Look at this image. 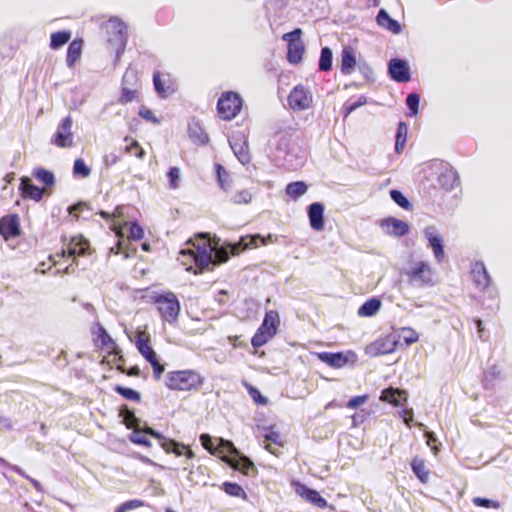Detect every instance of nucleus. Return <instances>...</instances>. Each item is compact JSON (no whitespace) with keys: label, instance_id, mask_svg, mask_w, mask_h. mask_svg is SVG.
<instances>
[{"label":"nucleus","instance_id":"10","mask_svg":"<svg viewBox=\"0 0 512 512\" xmlns=\"http://www.w3.org/2000/svg\"><path fill=\"white\" fill-rule=\"evenodd\" d=\"M287 103L293 111H304L312 107L313 95L303 84L296 85L287 97Z\"/></svg>","mask_w":512,"mask_h":512},{"label":"nucleus","instance_id":"43","mask_svg":"<svg viewBox=\"0 0 512 512\" xmlns=\"http://www.w3.org/2000/svg\"><path fill=\"white\" fill-rule=\"evenodd\" d=\"M147 426L133 430V433L130 435L129 439L132 443L142 445L145 447H151L152 443L148 439L149 433H146L144 430Z\"/></svg>","mask_w":512,"mask_h":512},{"label":"nucleus","instance_id":"28","mask_svg":"<svg viewBox=\"0 0 512 512\" xmlns=\"http://www.w3.org/2000/svg\"><path fill=\"white\" fill-rule=\"evenodd\" d=\"M215 440L217 441V445L214 455L220 457L221 460L225 463L226 460H232L235 455L239 454V451L231 441L225 440L223 438H215Z\"/></svg>","mask_w":512,"mask_h":512},{"label":"nucleus","instance_id":"40","mask_svg":"<svg viewBox=\"0 0 512 512\" xmlns=\"http://www.w3.org/2000/svg\"><path fill=\"white\" fill-rule=\"evenodd\" d=\"M418 280H421L423 285H433L435 283L434 272L424 262H418Z\"/></svg>","mask_w":512,"mask_h":512},{"label":"nucleus","instance_id":"25","mask_svg":"<svg viewBox=\"0 0 512 512\" xmlns=\"http://www.w3.org/2000/svg\"><path fill=\"white\" fill-rule=\"evenodd\" d=\"M21 196L24 199H32L35 201H40L44 194V189H40L36 185H34L30 178L22 177L20 179L19 186Z\"/></svg>","mask_w":512,"mask_h":512},{"label":"nucleus","instance_id":"3","mask_svg":"<svg viewBox=\"0 0 512 512\" xmlns=\"http://www.w3.org/2000/svg\"><path fill=\"white\" fill-rule=\"evenodd\" d=\"M192 248L183 249L180 252L178 260L185 266L186 270L195 275L209 270L212 262L211 249L204 243L201 245L192 244Z\"/></svg>","mask_w":512,"mask_h":512},{"label":"nucleus","instance_id":"13","mask_svg":"<svg viewBox=\"0 0 512 512\" xmlns=\"http://www.w3.org/2000/svg\"><path fill=\"white\" fill-rule=\"evenodd\" d=\"M397 341L395 335L388 334L379 337L374 342L366 346L365 352L370 357H377L392 353L396 349Z\"/></svg>","mask_w":512,"mask_h":512},{"label":"nucleus","instance_id":"21","mask_svg":"<svg viewBox=\"0 0 512 512\" xmlns=\"http://www.w3.org/2000/svg\"><path fill=\"white\" fill-rule=\"evenodd\" d=\"M226 464L246 476H249L250 474L255 475L257 473L254 463L240 452L238 455H235L232 460H226Z\"/></svg>","mask_w":512,"mask_h":512},{"label":"nucleus","instance_id":"22","mask_svg":"<svg viewBox=\"0 0 512 512\" xmlns=\"http://www.w3.org/2000/svg\"><path fill=\"white\" fill-rule=\"evenodd\" d=\"M357 65L356 51L351 46L343 47L341 51L340 70L343 75H350Z\"/></svg>","mask_w":512,"mask_h":512},{"label":"nucleus","instance_id":"17","mask_svg":"<svg viewBox=\"0 0 512 512\" xmlns=\"http://www.w3.org/2000/svg\"><path fill=\"white\" fill-rule=\"evenodd\" d=\"M379 227L385 235L402 237L408 234L410 227L407 222L395 217H386L379 221Z\"/></svg>","mask_w":512,"mask_h":512},{"label":"nucleus","instance_id":"7","mask_svg":"<svg viewBox=\"0 0 512 512\" xmlns=\"http://www.w3.org/2000/svg\"><path fill=\"white\" fill-rule=\"evenodd\" d=\"M242 105L243 100L238 93L233 91L223 92L217 102V115L224 121H230L240 113Z\"/></svg>","mask_w":512,"mask_h":512},{"label":"nucleus","instance_id":"14","mask_svg":"<svg viewBox=\"0 0 512 512\" xmlns=\"http://www.w3.org/2000/svg\"><path fill=\"white\" fill-rule=\"evenodd\" d=\"M72 118L67 116L58 124L57 130L51 139V143L60 148H68L73 146Z\"/></svg>","mask_w":512,"mask_h":512},{"label":"nucleus","instance_id":"60","mask_svg":"<svg viewBox=\"0 0 512 512\" xmlns=\"http://www.w3.org/2000/svg\"><path fill=\"white\" fill-rule=\"evenodd\" d=\"M199 440L204 449L212 455L215 454V448L217 445L215 444V442H217L215 439H213L209 434L203 433L200 435Z\"/></svg>","mask_w":512,"mask_h":512},{"label":"nucleus","instance_id":"61","mask_svg":"<svg viewBox=\"0 0 512 512\" xmlns=\"http://www.w3.org/2000/svg\"><path fill=\"white\" fill-rule=\"evenodd\" d=\"M472 502L475 506H478V507H485V508H494V509H499L500 508V503L497 502V501H493V500H489V499H485V498H481V497H474L472 499Z\"/></svg>","mask_w":512,"mask_h":512},{"label":"nucleus","instance_id":"38","mask_svg":"<svg viewBox=\"0 0 512 512\" xmlns=\"http://www.w3.org/2000/svg\"><path fill=\"white\" fill-rule=\"evenodd\" d=\"M381 301L378 298H370L365 301L358 309V315L360 317H372L381 308Z\"/></svg>","mask_w":512,"mask_h":512},{"label":"nucleus","instance_id":"39","mask_svg":"<svg viewBox=\"0 0 512 512\" xmlns=\"http://www.w3.org/2000/svg\"><path fill=\"white\" fill-rule=\"evenodd\" d=\"M308 190V186L303 181L291 182L286 186L285 193L292 200H297Z\"/></svg>","mask_w":512,"mask_h":512},{"label":"nucleus","instance_id":"53","mask_svg":"<svg viewBox=\"0 0 512 512\" xmlns=\"http://www.w3.org/2000/svg\"><path fill=\"white\" fill-rule=\"evenodd\" d=\"M367 103V98L365 96H360L357 101L351 102L347 101L343 105L344 118L348 117L353 111L358 109L359 107L365 105Z\"/></svg>","mask_w":512,"mask_h":512},{"label":"nucleus","instance_id":"57","mask_svg":"<svg viewBox=\"0 0 512 512\" xmlns=\"http://www.w3.org/2000/svg\"><path fill=\"white\" fill-rule=\"evenodd\" d=\"M390 196L401 208L409 210L412 208V204L407 200V198L398 190H391Z\"/></svg>","mask_w":512,"mask_h":512},{"label":"nucleus","instance_id":"26","mask_svg":"<svg viewBox=\"0 0 512 512\" xmlns=\"http://www.w3.org/2000/svg\"><path fill=\"white\" fill-rule=\"evenodd\" d=\"M380 400L392 404L395 407L404 406L407 402V392L405 390L389 387L382 391Z\"/></svg>","mask_w":512,"mask_h":512},{"label":"nucleus","instance_id":"15","mask_svg":"<svg viewBox=\"0 0 512 512\" xmlns=\"http://www.w3.org/2000/svg\"><path fill=\"white\" fill-rule=\"evenodd\" d=\"M263 431L264 440L267 442L264 448L277 457L282 455V449L286 445L285 437L273 426L265 427Z\"/></svg>","mask_w":512,"mask_h":512},{"label":"nucleus","instance_id":"5","mask_svg":"<svg viewBox=\"0 0 512 512\" xmlns=\"http://www.w3.org/2000/svg\"><path fill=\"white\" fill-rule=\"evenodd\" d=\"M204 384V377L192 369L174 370L166 374L165 385L174 391H196Z\"/></svg>","mask_w":512,"mask_h":512},{"label":"nucleus","instance_id":"48","mask_svg":"<svg viewBox=\"0 0 512 512\" xmlns=\"http://www.w3.org/2000/svg\"><path fill=\"white\" fill-rule=\"evenodd\" d=\"M113 390L127 400L136 403L141 402V394L132 388L124 387L121 385H115Z\"/></svg>","mask_w":512,"mask_h":512},{"label":"nucleus","instance_id":"2","mask_svg":"<svg viewBox=\"0 0 512 512\" xmlns=\"http://www.w3.org/2000/svg\"><path fill=\"white\" fill-rule=\"evenodd\" d=\"M265 244L264 239L259 235L243 236L235 243H224L222 246L217 247V242L206 244L211 249L212 262L210 265H220L226 263L230 256L239 255L246 249L255 248L258 243Z\"/></svg>","mask_w":512,"mask_h":512},{"label":"nucleus","instance_id":"1","mask_svg":"<svg viewBox=\"0 0 512 512\" xmlns=\"http://www.w3.org/2000/svg\"><path fill=\"white\" fill-rule=\"evenodd\" d=\"M421 173L428 182H432L434 188L450 191L459 185L457 172L449 163L442 160L425 163Z\"/></svg>","mask_w":512,"mask_h":512},{"label":"nucleus","instance_id":"19","mask_svg":"<svg viewBox=\"0 0 512 512\" xmlns=\"http://www.w3.org/2000/svg\"><path fill=\"white\" fill-rule=\"evenodd\" d=\"M425 238L427 239V247L431 248L437 262H441L445 257L444 241L442 236L434 226L427 227L424 230Z\"/></svg>","mask_w":512,"mask_h":512},{"label":"nucleus","instance_id":"36","mask_svg":"<svg viewBox=\"0 0 512 512\" xmlns=\"http://www.w3.org/2000/svg\"><path fill=\"white\" fill-rule=\"evenodd\" d=\"M124 142L126 143L123 149L125 154L135 156L139 160L144 159L146 152L136 139L131 136H125Z\"/></svg>","mask_w":512,"mask_h":512},{"label":"nucleus","instance_id":"54","mask_svg":"<svg viewBox=\"0 0 512 512\" xmlns=\"http://www.w3.org/2000/svg\"><path fill=\"white\" fill-rule=\"evenodd\" d=\"M92 208L87 202L80 201L68 208L69 215L72 216L75 220H79L80 213L84 211H90Z\"/></svg>","mask_w":512,"mask_h":512},{"label":"nucleus","instance_id":"32","mask_svg":"<svg viewBox=\"0 0 512 512\" xmlns=\"http://www.w3.org/2000/svg\"><path fill=\"white\" fill-rule=\"evenodd\" d=\"M318 358L333 368H342L348 362L347 357L341 352H322L318 354Z\"/></svg>","mask_w":512,"mask_h":512},{"label":"nucleus","instance_id":"23","mask_svg":"<svg viewBox=\"0 0 512 512\" xmlns=\"http://www.w3.org/2000/svg\"><path fill=\"white\" fill-rule=\"evenodd\" d=\"M308 218L310 226L315 231H321L324 228V205L320 202H314L308 207Z\"/></svg>","mask_w":512,"mask_h":512},{"label":"nucleus","instance_id":"47","mask_svg":"<svg viewBox=\"0 0 512 512\" xmlns=\"http://www.w3.org/2000/svg\"><path fill=\"white\" fill-rule=\"evenodd\" d=\"M332 51L329 47H323L320 52L318 67L320 71L327 72L332 68Z\"/></svg>","mask_w":512,"mask_h":512},{"label":"nucleus","instance_id":"50","mask_svg":"<svg viewBox=\"0 0 512 512\" xmlns=\"http://www.w3.org/2000/svg\"><path fill=\"white\" fill-rule=\"evenodd\" d=\"M244 387L246 388L249 396L252 398L253 402L256 405H266L268 403V399L261 394V392L249 383H244Z\"/></svg>","mask_w":512,"mask_h":512},{"label":"nucleus","instance_id":"64","mask_svg":"<svg viewBox=\"0 0 512 512\" xmlns=\"http://www.w3.org/2000/svg\"><path fill=\"white\" fill-rule=\"evenodd\" d=\"M424 431V436L426 438V444L428 447H430V449L432 450V452L434 454H437V452L439 451V448H438V441L436 439V437L434 436V434L432 432H428L426 429H423Z\"/></svg>","mask_w":512,"mask_h":512},{"label":"nucleus","instance_id":"29","mask_svg":"<svg viewBox=\"0 0 512 512\" xmlns=\"http://www.w3.org/2000/svg\"><path fill=\"white\" fill-rule=\"evenodd\" d=\"M136 347L140 354L147 360L153 359L156 355V352L152 348L150 344V338L148 334L145 332H140L136 336Z\"/></svg>","mask_w":512,"mask_h":512},{"label":"nucleus","instance_id":"27","mask_svg":"<svg viewBox=\"0 0 512 512\" xmlns=\"http://www.w3.org/2000/svg\"><path fill=\"white\" fill-rule=\"evenodd\" d=\"M389 72L397 82H407L410 79L409 68L403 60L392 59L389 63Z\"/></svg>","mask_w":512,"mask_h":512},{"label":"nucleus","instance_id":"31","mask_svg":"<svg viewBox=\"0 0 512 512\" xmlns=\"http://www.w3.org/2000/svg\"><path fill=\"white\" fill-rule=\"evenodd\" d=\"M111 222L112 223L110 225V229L118 237V242L115 247L111 248V252L114 254H123L125 258H128L129 254L126 250H124V248H123L124 242L122 240L124 237L123 229H124V227L128 226V223L127 222L120 223L118 221H111Z\"/></svg>","mask_w":512,"mask_h":512},{"label":"nucleus","instance_id":"49","mask_svg":"<svg viewBox=\"0 0 512 512\" xmlns=\"http://www.w3.org/2000/svg\"><path fill=\"white\" fill-rule=\"evenodd\" d=\"M33 176L44 185L50 187L55 183L54 174L44 168H36L33 170Z\"/></svg>","mask_w":512,"mask_h":512},{"label":"nucleus","instance_id":"11","mask_svg":"<svg viewBox=\"0 0 512 512\" xmlns=\"http://www.w3.org/2000/svg\"><path fill=\"white\" fill-rule=\"evenodd\" d=\"M301 34V29L297 28L283 35V39L288 42L287 60L291 64H298L303 58L305 48Z\"/></svg>","mask_w":512,"mask_h":512},{"label":"nucleus","instance_id":"24","mask_svg":"<svg viewBox=\"0 0 512 512\" xmlns=\"http://www.w3.org/2000/svg\"><path fill=\"white\" fill-rule=\"evenodd\" d=\"M471 276L474 284L480 290H485L491 283V278L483 262H476L471 269Z\"/></svg>","mask_w":512,"mask_h":512},{"label":"nucleus","instance_id":"52","mask_svg":"<svg viewBox=\"0 0 512 512\" xmlns=\"http://www.w3.org/2000/svg\"><path fill=\"white\" fill-rule=\"evenodd\" d=\"M73 174L81 178H87L91 174V169L85 164L83 159L78 158L73 164Z\"/></svg>","mask_w":512,"mask_h":512},{"label":"nucleus","instance_id":"46","mask_svg":"<svg viewBox=\"0 0 512 512\" xmlns=\"http://www.w3.org/2000/svg\"><path fill=\"white\" fill-rule=\"evenodd\" d=\"M222 490L229 496L238 497L242 499L247 498L244 489L237 483L226 481L222 484Z\"/></svg>","mask_w":512,"mask_h":512},{"label":"nucleus","instance_id":"33","mask_svg":"<svg viewBox=\"0 0 512 512\" xmlns=\"http://www.w3.org/2000/svg\"><path fill=\"white\" fill-rule=\"evenodd\" d=\"M230 146L242 164L250 162V153L246 140L244 139H233L230 141Z\"/></svg>","mask_w":512,"mask_h":512},{"label":"nucleus","instance_id":"8","mask_svg":"<svg viewBox=\"0 0 512 512\" xmlns=\"http://www.w3.org/2000/svg\"><path fill=\"white\" fill-rule=\"evenodd\" d=\"M139 82V73L135 68L128 67L122 77L121 93L118 103L125 105L134 101L138 96V90L135 88Z\"/></svg>","mask_w":512,"mask_h":512},{"label":"nucleus","instance_id":"30","mask_svg":"<svg viewBox=\"0 0 512 512\" xmlns=\"http://www.w3.org/2000/svg\"><path fill=\"white\" fill-rule=\"evenodd\" d=\"M189 138L198 145H205L209 141V136L198 121L192 120L188 124Z\"/></svg>","mask_w":512,"mask_h":512},{"label":"nucleus","instance_id":"55","mask_svg":"<svg viewBox=\"0 0 512 512\" xmlns=\"http://www.w3.org/2000/svg\"><path fill=\"white\" fill-rule=\"evenodd\" d=\"M144 506V502L139 499H132L128 500L122 504H120L118 507L115 508L113 512H127L133 509H137Z\"/></svg>","mask_w":512,"mask_h":512},{"label":"nucleus","instance_id":"35","mask_svg":"<svg viewBox=\"0 0 512 512\" xmlns=\"http://www.w3.org/2000/svg\"><path fill=\"white\" fill-rule=\"evenodd\" d=\"M376 21L380 27L394 34L399 33L401 30L399 23L396 20L392 19L384 9H380L376 17Z\"/></svg>","mask_w":512,"mask_h":512},{"label":"nucleus","instance_id":"37","mask_svg":"<svg viewBox=\"0 0 512 512\" xmlns=\"http://www.w3.org/2000/svg\"><path fill=\"white\" fill-rule=\"evenodd\" d=\"M119 416L122 418V422L126 428L132 430L139 428L140 419L135 416L134 411L129 409L127 405H122L119 408Z\"/></svg>","mask_w":512,"mask_h":512},{"label":"nucleus","instance_id":"45","mask_svg":"<svg viewBox=\"0 0 512 512\" xmlns=\"http://www.w3.org/2000/svg\"><path fill=\"white\" fill-rule=\"evenodd\" d=\"M214 167L221 188L223 190L230 189L232 187V179L230 178L228 171L221 164L218 163L215 164Z\"/></svg>","mask_w":512,"mask_h":512},{"label":"nucleus","instance_id":"44","mask_svg":"<svg viewBox=\"0 0 512 512\" xmlns=\"http://www.w3.org/2000/svg\"><path fill=\"white\" fill-rule=\"evenodd\" d=\"M408 127L406 123L399 122L395 140V151L401 153L405 147L407 139Z\"/></svg>","mask_w":512,"mask_h":512},{"label":"nucleus","instance_id":"51","mask_svg":"<svg viewBox=\"0 0 512 512\" xmlns=\"http://www.w3.org/2000/svg\"><path fill=\"white\" fill-rule=\"evenodd\" d=\"M124 207L118 205L114 208L112 212H107L105 210H99L97 214L106 221H116L124 217L123 213Z\"/></svg>","mask_w":512,"mask_h":512},{"label":"nucleus","instance_id":"63","mask_svg":"<svg viewBox=\"0 0 512 512\" xmlns=\"http://www.w3.org/2000/svg\"><path fill=\"white\" fill-rule=\"evenodd\" d=\"M167 177L169 179L170 187L173 189L178 188V181L180 179V170L177 167H171L167 173Z\"/></svg>","mask_w":512,"mask_h":512},{"label":"nucleus","instance_id":"6","mask_svg":"<svg viewBox=\"0 0 512 512\" xmlns=\"http://www.w3.org/2000/svg\"><path fill=\"white\" fill-rule=\"evenodd\" d=\"M279 326V313L276 310L267 311L261 325L251 338L253 348L257 349L267 344L277 334Z\"/></svg>","mask_w":512,"mask_h":512},{"label":"nucleus","instance_id":"58","mask_svg":"<svg viewBox=\"0 0 512 512\" xmlns=\"http://www.w3.org/2000/svg\"><path fill=\"white\" fill-rule=\"evenodd\" d=\"M138 114L141 118L154 125L160 124V119L154 114V112L151 109H149L146 106H141L139 108Z\"/></svg>","mask_w":512,"mask_h":512},{"label":"nucleus","instance_id":"56","mask_svg":"<svg viewBox=\"0 0 512 512\" xmlns=\"http://www.w3.org/2000/svg\"><path fill=\"white\" fill-rule=\"evenodd\" d=\"M252 200V194L249 190L243 189L234 194L231 198V202L237 205L248 204Z\"/></svg>","mask_w":512,"mask_h":512},{"label":"nucleus","instance_id":"9","mask_svg":"<svg viewBox=\"0 0 512 512\" xmlns=\"http://www.w3.org/2000/svg\"><path fill=\"white\" fill-rule=\"evenodd\" d=\"M91 333L93 343L96 347L108 354L118 355V359L123 360V357L119 355L120 349L102 324L95 323L91 328Z\"/></svg>","mask_w":512,"mask_h":512},{"label":"nucleus","instance_id":"59","mask_svg":"<svg viewBox=\"0 0 512 512\" xmlns=\"http://www.w3.org/2000/svg\"><path fill=\"white\" fill-rule=\"evenodd\" d=\"M129 235L128 238L134 241L141 240L144 237L143 228L137 222L128 223Z\"/></svg>","mask_w":512,"mask_h":512},{"label":"nucleus","instance_id":"41","mask_svg":"<svg viewBox=\"0 0 512 512\" xmlns=\"http://www.w3.org/2000/svg\"><path fill=\"white\" fill-rule=\"evenodd\" d=\"M146 433H149V435L155 439L158 440L160 446L167 452L170 453L173 448L176 446V442L172 439H168L159 432L155 431L151 427H146L144 430Z\"/></svg>","mask_w":512,"mask_h":512},{"label":"nucleus","instance_id":"20","mask_svg":"<svg viewBox=\"0 0 512 512\" xmlns=\"http://www.w3.org/2000/svg\"><path fill=\"white\" fill-rule=\"evenodd\" d=\"M294 490L298 496L306 500L307 502L317 506L318 508L324 509L327 507V501L323 498L318 491L307 487L305 484L294 481L292 483Z\"/></svg>","mask_w":512,"mask_h":512},{"label":"nucleus","instance_id":"12","mask_svg":"<svg viewBox=\"0 0 512 512\" xmlns=\"http://www.w3.org/2000/svg\"><path fill=\"white\" fill-rule=\"evenodd\" d=\"M89 250V241L82 235H79L72 237L67 246L63 248L60 253H56L54 257L59 259L67 257L73 258V260H75L77 256H84L89 254ZM56 262H60V260H57Z\"/></svg>","mask_w":512,"mask_h":512},{"label":"nucleus","instance_id":"4","mask_svg":"<svg viewBox=\"0 0 512 512\" xmlns=\"http://www.w3.org/2000/svg\"><path fill=\"white\" fill-rule=\"evenodd\" d=\"M148 302L155 306L163 321L170 324L177 321L181 306L174 292L170 290L152 292L148 296Z\"/></svg>","mask_w":512,"mask_h":512},{"label":"nucleus","instance_id":"16","mask_svg":"<svg viewBox=\"0 0 512 512\" xmlns=\"http://www.w3.org/2000/svg\"><path fill=\"white\" fill-rule=\"evenodd\" d=\"M21 233L22 229L18 214H7L0 218V236L5 241L19 237Z\"/></svg>","mask_w":512,"mask_h":512},{"label":"nucleus","instance_id":"18","mask_svg":"<svg viewBox=\"0 0 512 512\" xmlns=\"http://www.w3.org/2000/svg\"><path fill=\"white\" fill-rule=\"evenodd\" d=\"M153 85L156 93L161 98L168 97L177 89L176 81L172 78L171 74H162L159 71L153 74Z\"/></svg>","mask_w":512,"mask_h":512},{"label":"nucleus","instance_id":"34","mask_svg":"<svg viewBox=\"0 0 512 512\" xmlns=\"http://www.w3.org/2000/svg\"><path fill=\"white\" fill-rule=\"evenodd\" d=\"M83 40L74 39L68 46L66 63L68 67H73L75 63L81 58L83 49Z\"/></svg>","mask_w":512,"mask_h":512},{"label":"nucleus","instance_id":"62","mask_svg":"<svg viewBox=\"0 0 512 512\" xmlns=\"http://www.w3.org/2000/svg\"><path fill=\"white\" fill-rule=\"evenodd\" d=\"M148 362L151 364V366L153 368L154 379L160 380L165 371V366L159 362L157 356H155L153 359L149 360Z\"/></svg>","mask_w":512,"mask_h":512},{"label":"nucleus","instance_id":"42","mask_svg":"<svg viewBox=\"0 0 512 512\" xmlns=\"http://www.w3.org/2000/svg\"><path fill=\"white\" fill-rule=\"evenodd\" d=\"M71 38L70 31H57L51 34L50 36V47L52 49H59L63 45H65Z\"/></svg>","mask_w":512,"mask_h":512}]
</instances>
